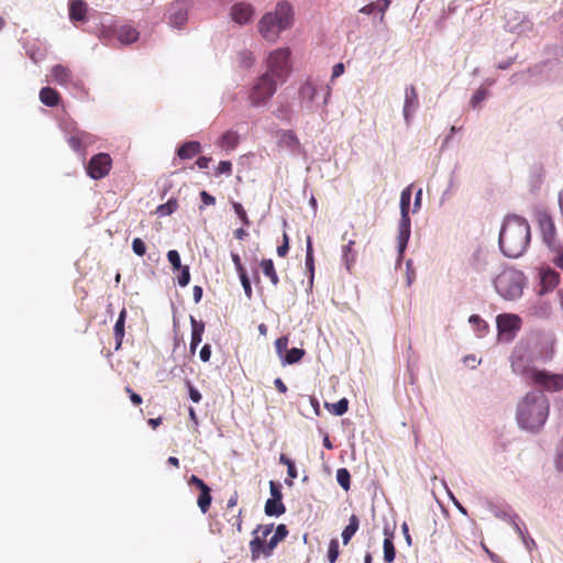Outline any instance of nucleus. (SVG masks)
Returning a JSON list of instances; mask_svg holds the SVG:
<instances>
[{
	"label": "nucleus",
	"mask_w": 563,
	"mask_h": 563,
	"mask_svg": "<svg viewBox=\"0 0 563 563\" xmlns=\"http://www.w3.org/2000/svg\"><path fill=\"white\" fill-rule=\"evenodd\" d=\"M287 534L288 530L285 525L277 526L274 536L267 542V550H264V555H269L277 543L284 540Z\"/></svg>",
	"instance_id": "bb28decb"
},
{
	"label": "nucleus",
	"mask_w": 563,
	"mask_h": 563,
	"mask_svg": "<svg viewBox=\"0 0 563 563\" xmlns=\"http://www.w3.org/2000/svg\"><path fill=\"white\" fill-rule=\"evenodd\" d=\"M530 242V225L519 216H508L499 233V247L507 257L517 258Z\"/></svg>",
	"instance_id": "f03ea898"
},
{
	"label": "nucleus",
	"mask_w": 563,
	"mask_h": 563,
	"mask_svg": "<svg viewBox=\"0 0 563 563\" xmlns=\"http://www.w3.org/2000/svg\"><path fill=\"white\" fill-rule=\"evenodd\" d=\"M239 142H240V136H239L238 132H235L233 130H229L221 135V137L219 139L217 144L222 150L230 152V151H233L238 146Z\"/></svg>",
	"instance_id": "4be33fe9"
},
{
	"label": "nucleus",
	"mask_w": 563,
	"mask_h": 563,
	"mask_svg": "<svg viewBox=\"0 0 563 563\" xmlns=\"http://www.w3.org/2000/svg\"><path fill=\"white\" fill-rule=\"evenodd\" d=\"M189 0H175L167 7V21L173 27L181 29L188 21Z\"/></svg>",
	"instance_id": "9b49d317"
},
{
	"label": "nucleus",
	"mask_w": 563,
	"mask_h": 563,
	"mask_svg": "<svg viewBox=\"0 0 563 563\" xmlns=\"http://www.w3.org/2000/svg\"><path fill=\"white\" fill-rule=\"evenodd\" d=\"M375 3L377 4L376 10H378L382 13L380 21H383L384 13L388 9L390 0H377Z\"/></svg>",
	"instance_id": "680f3d73"
},
{
	"label": "nucleus",
	"mask_w": 563,
	"mask_h": 563,
	"mask_svg": "<svg viewBox=\"0 0 563 563\" xmlns=\"http://www.w3.org/2000/svg\"><path fill=\"white\" fill-rule=\"evenodd\" d=\"M306 267L311 273H313V271H314V260H313L312 240H311L310 236L307 238Z\"/></svg>",
	"instance_id": "79ce46f5"
},
{
	"label": "nucleus",
	"mask_w": 563,
	"mask_h": 563,
	"mask_svg": "<svg viewBox=\"0 0 563 563\" xmlns=\"http://www.w3.org/2000/svg\"><path fill=\"white\" fill-rule=\"evenodd\" d=\"M232 207L239 219L242 221V223L244 225H250L251 222L243 206L240 202L233 201Z\"/></svg>",
	"instance_id": "a18cd8bd"
},
{
	"label": "nucleus",
	"mask_w": 563,
	"mask_h": 563,
	"mask_svg": "<svg viewBox=\"0 0 563 563\" xmlns=\"http://www.w3.org/2000/svg\"><path fill=\"white\" fill-rule=\"evenodd\" d=\"M255 14V8L250 2H236L230 8L231 20L239 24L244 25L250 23Z\"/></svg>",
	"instance_id": "ddd939ff"
},
{
	"label": "nucleus",
	"mask_w": 563,
	"mask_h": 563,
	"mask_svg": "<svg viewBox=\"0 0 563 563\" xmlns=\"http://www.w3.org/2000/svg\"><path fill=\"white\" fill-rule=\"evenodd\" d=\"M411 200V186H408L401 191L400 195V211L402 222H410L409 208Z\"/></svg>",
	"instance_id": "a878e982"
},
{
	"label": "nucleus",
	"mask_w": 563,
	"mask_h": 563,
	"mask_svg": "<svg viewBox=\"0 0 563 563\" xmlns=\"http://www.w3.org/2000/svg\"><path fill=\"white\" fill-rule=\"evenodd\" d=\"M117 38L123 44H132L139 40L140 33L132 25H121L117 32Z\"/></svg>",
	"instance_id": "a211bd4d"
},
{
	"label": "nucleus",
	"mask_w": 563,
	"mask_h": 563,
	"mask_svg": "<svg viewBox=\"0 0 563 563\" xmlns=\"http://www.w3.org/2000/svg\"><path fill=\"white\" fill-rule=\"evenodd\" d=\"M288 336L284 335V336H280L278 338L276 341H275V349H276V353L283 357L285 354V352H287V347H288Z\"/></svg>",
	"instance_id": "de8ad7c7"
},
{
	"label": "nucleus",
	"mask_w": 563,
	"mask_h": 563,
	"mask_svg": "<svg viewBox=\"0 0 563 563\" xmlns=\"http://www.w3.org/2000/svg\"><path fill=\"white\" fill-rule=\"evenodd\" d=\"M190 323H191L190 352L195 353L198 345L202 341L205 323L202 321H197L194 317L190 318Z\"/></svg>",
	"instance_id": "f3484780"
},
{
	"label": "nucleus",
	"mask_w": 563,
	"mask_h": 563,
	"mask_svg": "<svg viewBox=\"0 0 563 563\" xmlns=\"http://www.w3.org/2000/svg\"><path fill=\"white\" fill-rule=\"evenodd\" d=\"M539 278L541 295L554 290L560 284V273L549 266L539 268Z\"/></svg>",
	"instance_id": "4468645a"
},
{
	"label": "nucleus",
	"mask_w": 563,
	"mask_h": 563,
	"mask_svg": "<svg viewBox=\"0 0 563 563\" xmlns=\"http://www.w3.org/2000/svg\"><path fill=\"white\" fill-rule=\"evenodd\" d=\"M167 258L173 266V269L179 271L183 267L180 263V255L176 250L168 251Z\"/></svg>",
	"instance_id": "49530a36"
},
{
	"label": "nucleus",
	"mask_w": 563,
	"mask_h": 563,
	"mask_svg": "<svg viewBox=\"0 0 563 563\" xmlns=\"http://www.w3.org/2000/svg\"><path fill=\"white\" fill-rule=\"evenodd\" d=\"M485 98H486V91L484 89H478L474 93L471 102L475 107L476 104L482 102Z\"/></svg>",
	"instance_id": "0e129e2a"
},
{
	"label": "nucleus",
	"mask_w": 563,
	"mask_h": 563,
	"mask_svg": "<svg viewBox=\"0 0 563 563\" xmlns=\"http://www.w3.org/2000/svg\"><path fill=\"white\" fill-rule=\"evenodd\" d=\"M186 384H187V387H188L190 399L194 402L198 404L201 400V398H202L200 391L198 389H196L189 380H187Z\"/></svg>",
	"instance_id": "5fc2aeb1"
},
{
	"label": "nucleus",
	"mask_w": 563,
	"mask_h": 563,
	"mask_svg": "<svg viewBox=\"0 0 563 563\" xmlns=\"http://www.w3.org/2000/svg\"><path fill=\"white\" fill-rule=\"evenodd\" d=\"M360 520L356 515H352L349 520V525L344 528L342 531V540L343 543L346 545L352 537L356 533L358 530Z\"/></svg>",
	"instance_id": "2f4dec72"
},
{
	"label": "nucleus",
	"mask_w": 563,
	"mask_h": 563,
	"mask_svg": "<svg viewBox=\"0 0 563 563\" xmlns=\"http://www.w3.org/2000/svg\"><path fill=\"white\" fill-rule=\"evenodd\" d=\"M179 271H180V275L178 276V284L181 287H186L190 282L189 267L183 266Z\"/></svg>",
	"instance_id": "864d4df0"
},
{
	"label": "nucleus",
	"mask_w": 563,
	"mask_h": 563,
	"mask_svg": "<svg viewBox=\"0 0 563 563\" xmlns=\"http://www.w3.org/2000/svg\"><path fill=\"white\" fill-rule=\"evenodd\" d=\"M495 260V256L482 251H477L473 255V266L476 272H486L488 266Z\"/></svg>",
	"instance_id": "5701e85b"
},
{
	"label": "nucleus",
	"mask_w": 563,
	"mask_h": 563,
	"mask_svg": "<svg viewBox=\"0 0 563 563\" xmlns=\"http://www.w3.org/2000/svg\"><path fill=\"white\" fill-rule=\"evenodd\" d=\"M260 529H262V537H254V539L250 542V549L254 560L257 559L262 553L264 554V550H267L265 538L271 534L273 525L265 526L263 528L260 526L254 532L256 533Z\"/></svg>",
	"instance_id": "2eb2a0df"
},
{
	"label": "nucleus",
	"mask_w": 563,
	"mask_h": 563,
	"mask_svg": "<svg viewBox=\"0 0 563 563\" xmlns=\"http://www.w3.org/2000/svg\"><path fill=\"white\" fill-rule=\"evenodd\" d=\"M354 245V241H349V243L343 247V257L345 260L346 266L350 269V265L354 263L355 255L353 254L350 258V254L352 253V247Z\"/></svg>",
	"instance_id": "3c124183"
},
{
	"label": "nucleus",
	"mask_w": 563,
	"mask_h": 563,
	"mask_svg": "<svg viewBox=\"0 0 563 563\" xmlns=\"http://www.w3.org/2000/svg\"><path fill=\"white\" fill-rule=\"evenodd\" d=\"M210 161H211V158H210V157L200 156V157L196 161V165H197L200 169H205V168H208Z\"/></svg>",
	"instance_id": "774afa93"
},
{
	"label": "nucleus",
	"mask_w": 563,
	"mask_h": 563,
	"mask_svg": "<svg viewBox=\"0 0 563 563\" xmlns=\"http://www.w3.org/2000/svg\"><path fill=\"white\" fill-rule=\"evenodd\" d=\"M231 257H232V262H233V264L235 266V269H236L239 276L242 275V274H245L246 271H245V268H244V266H243V264L241 262L240 255L236 254V253H231Z\"/></svg>",
	"instance_id": "4d7b16f0"
},
{
	"label": "nucleus",
	"mask_w": 563,
	"mask_h": 563,
	"mask_svg": "<svg viewBox=\"0 0 563 563\" xmlns=\"http://www.w3.org/2000/svg\"><path fill=\"white\" fill-rule=\"evenodd\" d=\"M496 291L506 300H515L522 295L525 275L514 268L499 273L494 282Z\"/></svg>",
	"instance_id": "39448f33"
},
{
	"label": "nucleus",
	"mask_w": 563,
	"mask_h": 563,
	"mask_svg": "<svg viewBox=\"0 0 563 563\" xmlns=\"http://www.w3.org/2000/svg\"><path fill=\"white\" fill-rule=\"evenodd\" d=\"M177 208H178L177 200L172 198L166 203L158 206L156 212L161 217L169 216L173 212H175L177 210Z\"/></svg>",
	"instance_id": "a19ab883"
},
{
	"label": "nucleus",
	"mask_w": 563,
	"mask_h": 563,
	"mask_svg": "<svg viewBox=\"0 0 563 563\" xmlns=\"http://www.w3.org/2000/svg\"><path fill=\"white\" fill-rule=\"evenodd\" d=\"M125 318H126V309L122 308V310L120 311L119 318L113 328L114 338H115V350H119L121 347V344H122V341L124 338Z\"/></svg>",
	"instance_id": "393cba45"
},
{
	"label": "nucleus",
	"mask_w": 563,
	"mask_h": 563,
	"mask_svg": "<svg viewBox=\"0 0 563 563\" xmlns=\"http://www.w3.org/2000/svg\"><path fill=\"white\" fill-rule=\"evenodd\" d=\"M419 100L415 86H409L405 90L404 118L407 124L410 123L412 112L418 108Z\"/></svg>",
	"instance_id": "dca6fc26"
},
{
	"label": "nucleus",
	"mask_w": 563,
	"mask_h": 563,
	"mask_svg": "<svg viewBox=\"0 0 563 563\" xmlns=\"http://www.w3.org/2000/svg\"><path fill=\"white\" fill-rule=\"evenodd\" d=\"M239 277H240L241 284L243 286L246 298L251 299L253 296V290H252L251 282L249 279L247 274L246 273L242 274Z\"/></svg>",
	"instance_id": "603ef678"
},
{
	"label": "nucleus",
	"mask_w": 563,
	"mask_h": 563,
	"mask_svg": "<svg viewBox=\"0 0 563 563\" xmlns=\"http://www.w3.org/2000/svg\"><path fill=\"white\" fill-rule=\"evenodd\" d=\"M200 198L205 206H213L216 203V198L206 190L200 192Z\"/></svg>",
	"instance_id": "052dcab7"
},
{
	"label": "nucleus",
	"mask_w": 563,
	"mask_h": 563,
	"mask_svg": "<svg viewBox=\"0 0 563 563\" xmlns=\"http://www.w3.org/2000/svg\"><path fill=\"white\" fill-rule=\"evenodd\" d=\"M299 92L303 99L312 101L317 95V86L312 81L308 80L301 86Z\"/></svg>",
	"instance_id": "ea45409f"
},
{
	"label": "nucleus",
	"mask_w": 563,
	"mask_h": 563,
	"mask_svg": "<svg viewBox=\"0 0 563 563\" xmlns=\"http://www.w3.org/2000/svg\"><path fill=\"white\" fill-rule=\"evenodd\" d=\"M277 84H280L278 80L274 79L269 76V74H263L257 82L252 88L250 100L254 106H260L265 103L268 99L273 97L276 91Z\"/></svg>",
	"instance_id": "0eeeda50"
},
{
	"label": "nucleus",
	"mask_w": 563,
	"mask_h": 563,
	"mask_svg": "<svg viewBox=\"0 0 563 563\" xmlns=\"http://www.w3.org/2000/svg\"><path fill=\"white\" fill-rule=\"evenodd\" d=\"M410 236V222H402L400 220L399 225V235H398V244H399V251L402 252L407 245V242Z\"/></svg>",
	"instance_id": "c9c22d12"
},
{
	"label": "nucleus",
	"mask_w": 563,
	"mask_h": 563,
	"mask_svg": "<svg viewBox=\"0 0 563 563\" xmlns=\"http://www.w3.org/2000/svg\"><path fill=\"white\" fill-rule=\"evenodd\" d=\"M132 250L136 255L143 256L146 253V245L142 239L135 238L132 242Z\"/></svg>",
	"instance_id": "09e8293b"
},
{
	"label": "nucleus",
	"mask_w": 563,
	"mask_h": 563,
	"mask_svg": "<svg viewBox=\"0 0 563 563\" xmlns=\"http://www.w3.org/2000/svg\"><path fill=\"white\" fill-rule=\"evenodd\" d=\"M279 463L287 466L288 478L285 479V484L289 487L292 486L294 479L297 478L298 473L294 461H291L286 454L279 455Z\"/></svg>",
	"instance_id": "c85d7f7f"
},
{
	"label": "nucleus",
	"mask_w": 563,
	"mask_h": 563,
	"mask_svg": "<svg viewBox=\"0 0 563 563\" xmlns=\"http://www.w3.org/2000/svg\"><path fill=\"white\" fill-rule=\"evenodd\" d=\"M211 501H212L211 489L207 485L200 489V495L198 496V499H197V505L200 508L202 514H206L209 510Z\"/></svg>",
	"instance_id": "473e14b6"
},
{
	"label": "nucleus",
	"mask_w": 563,
	"mask_h": 563,
	"mask_svg": "<svg viewBox=\"0 0 563 563\" xmlns=\"http://www.w3.org/2000/svg\"><path fill=\"white\" fill-rule=\"evenodd\" d=\"M294 14L290 2L279 1L274 10L266 12L258 20L257 31L265 41L275 43L284 31L292 26Z\"/></svg>",
	"instance_id": "7ed1b4c3"
},
{
	"label": "nucleus",
	"mask_w": 563,
	"mask_h": 563,
	"mask_svg": "<svg viewBox=\"0 0 563 563\" xmlns=\"http://www.w3.org/2000/svg\"><path fill=\"white\" fill-rule=\"evenodd\" d=\"M201 152V145L197 141H188L179 146L177 156L180 159H190Z\"/></svg>",
	"instance_id": "412c9836"
},
{
	"label": "nucleus",
	"mask_w": 563,
	"mask_h": 563,
	"mask_svg": "<svg viewBox=\"0 0 563 563\" xmlns=\"http://www.w3.org/2000/svg\"><path fill=\"white\" fill-rule=\"evenodd\" d=\"M290 55L291 51L288 47L272 51L266 59L267 70L265 74H269L280 84L285 82L291 70Z\"/></svg>",
	"instance_id": "423d86ee"
},
{
	"label": "nucleus",
	"mask_w": 563,
	"mask_h": 563,
	"mask_svg": "<svg viewBox=\"0 0 563 563\" xmlns=\"http://www.w3.org/2000/svg\"><path fill=\"white\" fill-rule=\"evenodd\" d=\"M521 318L515 313H500L496 317L498 336L501 341H512L521 329Z\"/></svg>",
	"instance_id": "1a4fd4ad"
},
{
	"label": "nucleus",
	"mask_w": 563,
	"mask_h": 563,
	"mask_svg": "<svg viewBox=\"0 0 563 563\" xmlns=\"http://www.w3.org/2000/svg\"><path fill=\"white\" fill-rule=\"evenodd\" d=\"M283 240V244L277 247V254L280 257H285L289 250V238L287 233H284Z\"/></svg>",
	"instance_id": "6e6d98bb"
},
{
	"label": "nucleus",
	"mask_w": 563,
	"mask_h": 563,
	"mask_svg": "<svg viewBox=\"0 0 563 563\" xmlns=\"http://www.w3.org/2000/svg\"><path fill=\"white\" fill-rule=\"evenodd\" d=\"M199 356L202 362H209L211 357V346L209 344H205L200 350Z\"/></svg>",
	"instance_id": "e2e57ef3"
},
{
	"label": "nucleus",
	"mask_w": 563,
	"mask_h": 563,
	"mask_svg": "<svg viewBox=\"0 0 563 563\" xmlns=\"http://www.w3.org/2000/svg\"><path fill=\"white\" fill-rule=\"evenodd\" d=\"M40 100L47 107H56L60 102V96L57 90L51 87H43L40 90Z\"/></svg>",
	"instance_id": "b1692460"
},
{
	"label": "nucleus",
	"mask_w": 563,
	"mask_h": 563,
	"mask_svg": "<svg viewBox=\"0 0 563 563\" xmlns=\"http://www.w3.org/2000/svg\"><path fill=\"white\" fill-rule=\"evenodd\" d=\"M286 512V507L280 500L268 498L265 503V514L267 516H282Z\"/></svg>",
	"instance_id": "7c9ffc66"
},
{
	"label": "nucleus",
	"mask_w": 563,
	"mask_h": 563,
	"mask_svg": "<svg viewBox=\"0 0 563 563\" xmlns=\"http://www.w3.org/2000/svg\"><path fill=\"white\" fill-rule=\"evenodd\" d=\"M549 415V401L541 391H529L518 404L517 420L527 430L540 429Z\"/></svg>",
	"instance_id": "20e7f679"
},
{
	"label": "nucleus",
	"mask_w": 563,
	"mask_h": 563,
	"mask_svg": "<svg viewBox=\"0 0 563 563\" xmlns=\"http://www.w3.org/2000/svg\"><path fill=\"white\" fill-rule=\"evenodd\" d=\"M188 484L189 485H195L197 488L201 489L203 488L205 486H207V484L201 479L199 478L198 476L196 475H191L189 481H188Z\"/></svg>",
	"instance_id": "338daca9"
},
{
	"label": "nucleus",
	"mask_w": 563,
	"mask_h": 563,
	"mask_svg": "<svg viewBox=\"0 0 563 563\" xmlns=\"http://www.w3.org/2000/svg\"><path fill=\"white\" fill-rule=\"evenodd\" d=\"M470 323L474 327V330L479 336H483L488 331V323L482 319L478 314H472L468 319Z\"/></svg>",
	"instance_id": "e433bc0d"
},
{
	"label": "nucleus",
	"mask_w": 563,
	"mask_h": 563,
	"mask_svg": "<svg viewBox=\"0 0 563 563\" xmlns=\"http://www.w3.org/2000/svg\"><path fill=\"white\" fill-rule=\"evenodd\" d=\"M336 482L345 490L351 488V474L345 467H341L336 471Z\"/></svg>",
	"instance_id": "58836bf2"
},
{
	"label": "nucleus",
	"mask_w": 563,
	"mask_h": 563,
	"mask_svg": "<svg viewBox=\"0 0 563 563\" xmlns=\"http://www.w3.org/2000/svg\"><path fill=\"white\" fill-rule=\"evenodd\" d=\"M510 362L512 372L521 375L528 383L539 386L547 391L563 389V375L550 374L547 371L531 366L529 351L526 346L516 347Z\"/></svg>",
	"instance_id": "f257e3e1"
},
{
	"label": "nucleus",
	"mask_w": 563,
	"mask_h": 563,
	"mask_svg": "<svg viewBox=\"0 0 563 563\" xmlns=\"http://www.w3.org/2000/svg\"><path fill=\"white\" fill-rule=\"evenodd\" d=\"M349 409V400L346 398L340 399L338 402L331 405V412L335 416H343Z\"/></svg>",
	"instance_id": "37998d69"
},
{
	"label": "nucleus",
	"mask_w": 563,
	"mask_h": 563,
	"mask_svg": "<svg viewBox=\"0 0 563 563\" xmlns=\"http://www.w3.org/2000/svg\"><path fill=\"white\" fill-rule=\"evenodd\" d=\"M385 539H384V560L387 563L394 562L396 558V549L393 542V533H388L387 530H385Z\"/></svg>",
	"instance_id": "c756f323"
},
{
	"label": "nucleus",
	"mask_w": 563,
	"mask_h": 563,
	"mask_svg": "<svg viewBox=\"0 0 563 563\" xmlns=\"http://www.w3.org/2000/svg\"><path fill=\"white\" fill-rule=\"evenodd\" d=\"M111 168V156L108 153H98L90 158L86 172L90 178L98 180L109 175Z\"/></svg>",
	"instance_id": "9d476101"
},
{
	"label": "nucleus",
	"mask_w": 563,
	"mask_h": 563,
	"mask_svg": "<svg viewBox=\"0 0 563 563\" xmlns=\"http://www.w3.org/2000/svg\"><path fill=\"white\" fill-rule=\"evenodd\" d=\"M263 274L269 278L274 286L279 284V277L271 258L262 260L260 263Z\"/></svg>",
	"instance_id": "cd10ccee"
},
{
	"label": "nucleus",
	"mask_w": 563,
	"mask_h": 563,
	"mask_svg": "<svg viewBox=\"0 0 563 563\" xmlns=\"http://www.w3.org/2000/svg\"><path fill=\"white\" fill-rule=\"evenodd\" d=\"M124 390L126 394H129L130 399L133 402V405L139 406L142 404V401H143L142 397L139 394L134 393L131 387L128 386L124 388Z\"/></svg>",
	"instance_id": "bf43d9fd"
},
{
	"label": "nucleus",
	"mask_w": 563,
	"mask_h": 563,
	"mask_svg": "<svg viewBox=\"0 0 563 563\" xmlns=\"http://www.w3.org/2000/svg\"><path fill=\"white\" fill-rule=\"evenodd\" d=\"M218 174H225L231 175L232 174V164L229 161H221L217 168Z\"/></svg>",
	"instance_id": "13d9d810"
},
{
	"label": "nucleus",
	"mask_w": 563,
	"mask_h": 563,
	"mask_svg": "<svg viewBox=\"0 0 563 563\" xmlns=\"http://www.w3.org/2000/svg\"><path fill=\"white\" fill-rule=\"evenodd\" d=\"M66 142L76 152H85L86 148L95 144L96 136L89 132L79 130L76 126H67Z\"/></svg>",
	"instance_id": "f8f14e48"
},
{
	"label": "nucleus",
	"mask_w": 563,
	"mask_h": 563,
	"mask_svg": "<svg viewBox=\"0 0 563 563\" xmlns=\"http://www.w3.org/2000/svg\"><path fill=\"white\" fill-rule=\"evenodd\" d=\"M534 220L541 232L542 241L548 249L560 242L554 219L547 210H537L534 212Z\"/></svg>",
	"instance_id": "6e6552de"
},
{
	"label": "nucleus",
	"mask_w": 563,
	"mask_h": 563,
	"mask_svg": "<svg viewBox=\"0 0 563 563\" xmlns=\"http://www.w3.org/2000/svg\"><path fill=\"white\" fill-rule=\"evenodd\" d=\"M269 492H271V498L280 500L283 499V493H282V486L279 483H276L274 481L269 482Z\"/></svg>",
	"instance_id": "8fccbe9b"
},
{
	"label": "nucleus",
	"mask_w": 563,
	"mask_h": 563,
	"mask_svg": "<svg viewBox=\"0 0 563 563\" xmlns=\"http://www.w3.org/2000/svg\"><path fill=\"white\" fill-rule=\"evenodd\" d=\"M339 541L336 539H332L329 543L328 549V560L330 563H334L339 558Z\"/></svg>",
	"instance_id": "c03bdc74"
},
{
	"label": "nucleus",
	"mask_w": 563,
	"mask_h": 563,
	"mask_svg": "<svg viewBox=\"0 0 563 563\" xmlns=\"http://www.w3.org/2000/svg\"><path fill=\"white\" fill-rule=\"evenodd\" d=\"M51 74L53 80L60 86H67L73 78L71 70L63 65H55L52 68Z\"/></svg>",
	"instance_id": "aec40b11"
},
{
	"label": "nucleus",
	"mask_w": 563,
	"mask_h": 563,
	"mask_svg": "<svg viewBox=\"0 0 563 563\" xmlns=\"http://www.w3.org/2000/svg\"><path fill=\"white\" fill-rule=\"evenodd\" d=\"M343 73H344V64L343 63L335 64L332 69L331 80H334L335 78L340 77Z\"/></svg>",
	"instance_id": "69168bd1"
},
{
	"label": "nucleus",
	"mask_w": 563,
	"mask_h": 563,
	"mask_svg": "<svg viewBox=\"0 0 563 563\" xmlns=\"http://www.w3.org/2000/svg\"><path fill=\"white\" fill-rule=\"evenodd\" d=\"M279 144L286 147L296 148L299 146V140L292 131L287 130L282 132Z\"/></svg>",
	"instance_id": "f704fd0d"
},
{
	"label": "nucleus",
	"mask_w": 563,
	"mask_h": 563,
	"mask_svg": "<svg viewBox=\"0 0 563 563\" xmlns=\"http://www.w3.org/2000/svg\"><path fill=\"white\" fill-rule=\"evenodd\" d=\"M549 251L552 255L551 261L553 265L563 271V242L549 247Z\"/></svg>",
	"instance_id": "72a5a7b5"
},
{
	"label": "nucleus",
	"mask_w": 563,
	"mask_h": 563,
	"mask_svg": "<svg viewBox=\"0 0 563 563\" xmlns=\"http://www.w3.org/2000/svg\"><path fill=\"white\" fill-rule=\"evenodd\" d=\"M305 355V351L302 349L292 347L287 350L285 355L283 356V361L286 364H295L299 362Z\"/></svg>",
	"instance_id": "4c0bfd02"
},
{
	"label": "nucleus",
	"mask_w": 563,
	"mask_h": 563,
	"mask_svg": "<svg viewBox=\"0 0 563 563\" xmlns=\"http://www.w3.org/2000/svg\"><path fill=\"white\" fill-rule=\"evenodd\" d=\"M87 3L82 0H74L69 4V18L71 21L85 22L87 20Z\"/></svg>",
	"instance_id": "6ab92c4d"
}]
</instances>
